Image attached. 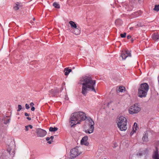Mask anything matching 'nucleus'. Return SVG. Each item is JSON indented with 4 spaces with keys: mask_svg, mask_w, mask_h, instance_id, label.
Masks as SVG:
<instances>
[{
    "mask_svg": "<svg viewBox=\"0 0 159 159\" xmlns=\"http://www.w3.org/2000/svg\"><path fill=\"white\" fill-rule=\"evenodd\" d=\"M79 84L82 85L81 93L86 96L89 91L96 93V89L95 88L96 80H93L91 76H85L80 79Z\"/></svg>",
    "mask_w": 159,
    "mask_h": 159,
    "instance_id": "nucleus-1",
    "label": "nucleus"
},
{
    "mask_svg": "<svg viewBox=\"0 0 159 159\" xmlns=\"http://www.w3.org/2000/svg\"><path fill=\"white\" fill-rule=\"evenodd\" d=\"M87 118L85 114L83 112L79 111L72 113L70 118L71 127L80 124L81 121L84 120Z\"/></svg>",
    "mask_w": 159,
    "mask_h": 159,
    "instance_id": "nucleus-2",
    "label": "nucleus"
},
{
    "mask_svg": "<svg viewBox=\"0 0 159 159\" xmlns=\"http://www.w3.org/2000/svg\"><path fill=\"white\" fill-rule=\"evenodd\" d=\"M148 85L146 83L141 84L138 89V96L140 98H145L146 96L148 90Z\"/></svg>",
    "mask_w": 159,
    "mask_h": 159,
    "instance_id": "nucleus-3",
    "label": "nucleus"
},
{
    "mask_svg": "<svg viewBox=\"0 0 159 159\" xmlns=\"http://www.w3.org/2000/svg\"><path fill=\"white\" fill-rule=\"evenodd\" d=\"M117 126L121 131H125L127 129V119L123 116H120L118 120Z\"/></svg>",
    "mask_w": 159,
    "mask_h": 159,
    "instance_id": "nucleus-4",
    "label": "nucleus"
},
{
    "mask_svg": "<svg viewBox=\"0 0 159 159\" xmlns=\"http://www.w3.org/2000/svg\"><path fill=\"white\" fill-rule=\"evenodd\" d=\"M70 152V155L69 158L70 159H73L75 158L80 154L81 153V152L79 151L77 147H76L71 149Z\"/></svg>",
    "mask_w": 159,
    "mask_h": 159,
    "instance_id": "nucleus-5",
    "label": "nucleus"
},
{
    "mask_svg": "<svg viewBox=\"0 0 159 159\" xmlns=\"http://www.w3.org/2000/svg\"><path fill=\"white\" fill-rule=\"evenodd\" d=\"M141 110V108L138 106V104H134L130 108V114H133L137 113Z\"/></svg>",
    "mask_w": 159,
    "mask_h": 159,
    "instance_id": "nucleus-6",
    "label": "nucleus"
},
{
    "mask_svg": "<svg viewBox=\"0 0 159 159\" xmlns=\"http://www.w3.org/2000/svg\"><path fill=\"white\" fill-rule=\"evenodd\" d=\"M36 132L38 136L41 137H44L47 134L45 130L39 128L36 129Z\"/></svg>",
    "mask_w": 159,
    "mask_h": 159,
    "instance_id": "nucleus-7",
    "label": "nucleus"
},
{
    "mask_svg": "<svg viewBox=\"0 0 159 159\" xmlns=\"http://www.w3.org/2000/svg\"><path fill=\"white\" fill-rule=\"evenodd\" d=\"M87 118L86 119L89 121V126L90 130L92 131V132H93L94 129V122L90 117H88L87 116Z\"/></svg>",
    "mask_w": 159,
    "mask_h": 159,
    "instance_id": "nucleus-8",
    "label": "nucleus"
},
{
    "mask_svg": "<svg viewBox=\"0 0 159 159\" xmlns=\"http://www.w3.org/2000/svg\"><path fill=\"white\" fill-rule=\"evenodd\" d=\"M129 56V51L128 50L122 51L121 57L123 60H125L127 57Z\"/></svg>",
    "mask_w": 159,
    "mask_h": 159,
    "instance_id": "nucleus-9",
    "label": "nucleus"
},
{
    "mask_svg": "<svg viewBox=\"0 0 159 159\" xmlns=\"http://www.w3.org/2000/svg\"><path fill=\"white\" fill-rule=\"evenodd\" d=\"M88 139V137L87 136H85L80 141V143L82 145H84L85 146H88L89 143L87 141Z\"/></svg>",
    "mask_w": 159,
    "mask_h": 159,
    "instance_id": "nucleus-10",
    "label": "nucleus"
},
{
    "mask_svg": "<svg viewBox=\"0 0 159 159\" xmlns=\"http://www.w3.org/2000/svg\"><path fill=\"white\" fill-rule=\"evenodd\" d=\"M73 29L74 30V31H73V33L76 35H78L80 34V28L79 26H78V27Z\"/></svg>",
    "mask_w": 159,
    "mask_h": 159,
    "instance_id": "nucleus-11",
    "label": "nucleus"
},
{
    "mask_svg": "<svg viewBox=\"0 0 159 159\" xmlns=\"http://www.w3.org/2000/svg\"><path fill=\"white\" fill-rule=\"evenodd\" d=\"M137 125V124L136 122H135L134 123V124L132 127V131L130 133V134L131 135H132L137 130V129L138 128Z\"/></svg>",
    "mask_w": 159,
    "mask_h": 159,
    "instance_id": "nucleus-12",
    "label": "nucleus"
},
{
    "mask_svg": "<svg viewBox=\"0 0 159 159\" xmlns=\"http://www.w3.org/2000/svg\"><path fill=\"white\" fill-rule=\"evenodd\" d=\"M21 7V5L20 4L19 2H16L15 3V5H14L13 8L15 10H18L19 8Z\"/></svg>",
    "mask_w": 159,
    "mask_h": 159,
    "instance_id": "nucleus-13",
    "label": "nucleus"
},
{
    "mask_svg": "<svg viewBox=\"0 0 159 159\" xmlns=\"http://www.w3.org/2000/svg\"><path fill=\"white\" fill-rule=\"evenodd\" d=\"M122 144L125 147L128 148L129 146V141L127 139L124 140Z\"/></svg>",
    "mask_w": 159,
    "mask_h": 159,
    "instance_id": "nucleus-14",
    "label": "nucleus"
},
{
    "mask_svg": "<svg viewBox=\"0 0 159 159\" xmlns=\"http://www.w3.org/2000/svg\"><path fill=\"white\" fill-rule=\"evenodd\" d=\"M142 140L144 142H147L148 141V134L146 133H145L142 137Z\"/></svg>",
    "mask_w": 159,
    "mask_h": 159,
    "instance_id": "nucleus-15",
    "label": "nucleus"
},
{
    "mask_svg": "<svg viewBox=\"0 0 159 159\" xmlns=\"http://www.w3.org/2000/svg\"><path fill=\"white\" fill-rule=\"evenodd\" d=\"M152 37L154 40H158L159 39V34L157 33H154L152 34Z\"/></svg>",
    "mask_w": 159,
    "mask_h": 159,
    "instance_id": "nucleus-16",
    "label": "nucleus"
},
{
    "mask_svg": "<svg viewBox=\"0 0 159 159\" xmlns=\"http://www.w3.org/2000/svg\"><path fill=\"white\" fill-rule=\"evenodd\" d=\"M69 23L70 25L71 28L73 29L76 28V27H78V26H77L76 25V24L73 21H70L69 22Z\"/></svg>",
    "mask_w": 159,
    "mask_h": 159,
    "instance_id": "nucleus-17",
    "label": "nucleus"
},
{
    "mask_svg": "<svg viewBox=\"0 0 159 159\" xmlns=\"http://www.w3.org/2000/svg\"><path fill=\"white\" fill-rule=\"evenodd\" d=\"M65 75H68L69 73L72 71V69H69V68H66L64 69Z\"/></svg>",
    "mask_w": 159,
    "mask_h": 159,
    "instance_id": "nucleus-18",
    "label": "nucleus"
},
{
    "mask_svg": "<svg viewBox=\"0 0 159 159\" xmlns=\"http://www.w3.org/2000/svg\"><path fill=\"white\" fill-rule=\"evenodd\" d=\"M153 158L154 159H159V155L157 150L154 152V154L153 156Z\"/></svg>",
    "mask_w": 159,
    "mask_h": 159,
    "instance_id": "nucleus-19",
    "label": "nucleus"
},
{
    "mask_svg": "<svg viewBox=\"0 0 159 159\" xmlns=\"http://www.w3.org/2000/svg\"><path fill=\"white\" fill-rule=\"evenodd\" d=\"M58 89L57 88L54 89H52L50 91V93L52 94H54V95L57 93H58Z\"/></svg>",
    "mask_w": 159,
    "mask_h": 159,
    "instance_id": "nucleus-20",
    "label": "nucleus"
},
{
    "mask_svg": "<svg viewBox=\"0 0 159 159\" xmlns=\"http://www.w3.org/2000/svg\"><path fill=\"white\" fill-rule=\"evenodd\" d=\"M115 23L116 25L120 26L122 24V21L120 19H117L115 21Z\"/></svg>",
    "mask_w": 159,
    "mask_h": 159,
    "instance_id": "nucleus-21",
    "label": "nucleus"
},
{
    "mask_svg": "<svg viewBox=\"0 0 159 159\" xmlns=\"http://www.w3.org/2000/svg\"><path fill=\"white\" fill-rule=\"evenodd\" d=\"M125 88L123 87L120 86L116 90L117 93L124 92L125 91Z\"/></svg>",
    "mask_w": 159,
    "mask_h": 159,
    "instance_id": "nucleus-22",
    "label": "nucleus"
},
{
    "mask_svg": "<svg viewBox=\"0 0 159 159\" xmlns=\"http://www.w3.org/2000/svg\"><path fill=\"white\" fill-rule=\"evenodd\" d=\"M58 129L57 127H50L49 128V131L50 132H55Z\"/></svg>",
    "mask_w": 159,
    "mask_h": 159,
    "instance_id": "nucleus-23",
    "label": "nucleus"
},
{
    "mask_svg": "<svg viewBox=\"0 0 159 159\" xmlns=\"http://www.w3.org/2000/svg\"><path fill=\"white\" fill-rule=\"evenodd\" d=\"M53 6L56 8L59 9L60 8V6L59 4L56 2H54L53 4Z\"/></svg>",
    "mask_w": 159,
    "mask_h": 159,
    "instance_id": "nucleus-24",
    "label": "nucleus"
},
{
    "mask_svg": "<svg viewBox=\"0 0 159 159\" xmlns=\"http://www.w3.org/2000/svg\"><path fill=\"white\" fill-rule=\"evenodd\" d=\"M10 119H7L6 118H4V121L3 122V123L6 125L7 124L9 123L10 122Z\"/></svg>",
    "mask_w": 159,
    "mask_h": 159,
    "instance_id": "nucleus-25",
    "label": "nucleus"
},
{
    "mask_svg": "<svg viewBox=\"0 0 159 159\" xmlns=\"http://www.w3.org/2000/svg\"><path fill=\"white\" fill-rule=\"evenodd\" d=\"M153 10L157 11H159V5H155Z\"/></svg>",
    "mask_w": 159,
    "mask_h": 159,
    "instance_id": "nucleus-26",
    "label": "nucleus"
},
{
    "mask_svg": "<svg viewBox=\"0 0 159 159\" xmlns=\"http://www.w3.org/2000/svg\"><path fill=\"white\" fill-rule=\"evenodd\" d=\"M137 2L140 3L142 2V0H133L131 1V3H135Z\"/></svg>",
    "mask_w": 159,
    "mask_h": 159,
    "instance_id": "nucleus-27",
    "label": "nucleus"
},
{
    "mask_svg": "<svg viewBox=\"0 0 159 159\" xmlns=\"http://www.w3.org/2000/svg\"><path fill=\"white\" fill-rule=\"evenodd\" d=\"M126 33L125 32L123 34H120V36L121 38H124L126 37Z\"/></svg>",
    "mask_w": 159,
    "mask_h": 159,
    "instance_id": "nucleus-28",
    "label": "nucleus"
},
{
    "mask_svg": "<svg viewBox=\"0 0 159 159\" xmlns=\"http://www.w3.org/2000/svg\"><path fill=\"white\" fill-rule=\"evenodd\" d=\"M85 132L86 133H88L89 134H90L93 132H92V131L90 130V128L89 129L86 130Z\"/></svg>",
    "mask_w": 159,
    "mask_h": 159,
    "instance_id": "nucleus-29",
    "label": "nucleus"
},
{
    "mask_svg": "<svg viewBox=\"0 0 159 159\" xmlns=\"http://www.w3.org/2000/svg\"><path fill=\"white\" fill-rule=\"evenodd\" d=\"M22 109V106L20 105H18V109L17 110V111H20L21 109Z\"/></svg>",
    "mask_w": 159,
    "mask_h": 159,
    "instance_id": "nucleus-30",
    "label": "nucleus"
},
{
    "mask_svg": "<svg viewBox=\"0 0 159 159\" xmlns=\"http://www.w3.org/2000/svg\"><path fill=\"white\" fill-rule=\"evenodd\" d=\"M25 108L27 109H28L30 108V107L29 105L27 104H25Z\"/></svg>",
    "mask_w": 159,
    "mask_h": 159,
    "instance_id": "nucleus-31",
    "label": "nucleus"
},
{
    "mask_svg": "<svg viewBox=\"0 0 159 159\" xmlns=\"http://www.w3.org/2000/svg\"><path fill=\"white\" fill-rule=\"evenodd\" d=\"M25 130L26 131H28L29 130V128L28 127V125L25 126Z\"/></svg>",
    "mask_w": 159,
    "mask_h": 159,
    "instance_id": "nucleus-32",
    "label": "nucleus"
},
{
    "mask_svg": "<svg viewBox=\"0 0 159 159\" xmlns=\"http://www.w3.org/2000/svg\"><path fill=\"white\" fill-rule=\"evenodd\" d=\"M143 154V153H142L139 152L137 154V156L139 155V156H142Z\"/></svg>",
    "mask_w": 159,
    "mask_h": 159,
    "instance_id": "nucleus-33",
    "label": "nucleus"
},
{
    "mask_svg": "<svg viewBox=\"0 0 159 159\" xmlns=\"http://www.w3.org/2000/svg\"><path fill=\"white\" fill-rule=\"evenodd\" d=\"M31 109L32 111H34L35 108L34 107H32Z\"/></svg>",
    "mask_w": 159,
    "mask_h": 159,
    "instance_id": "nucleus-34",
    "label": "nucleus"
},
{
    "mask_svg": "<svg viewBox=\"0 0 159 159\" xmlns=\"http://www.w3.org/2000/svg\"><path fill=\"white\" fill-rule=\"evenodd\" d=\"M28 127L29 128H30L31 129L33 128V126L30 125H28Z\"/></svg>",
    "mask_w": 159,
    "mask_h": 159,
    "instance_id": "nucleus-35",
    "label": "nucleus"
},
{
    "mask_svg": "<svg viewBox=\"0 0 159 159\" xmlns=\"http://www.w3.org/2000/svg\"><path fill=\"white\" fill-rule=\"evenodd\" d=\"M25 116H30V114L27 113L26 112H25Z\"/></svg>",
    "mask_w": 159,
    "mask_h": 159,
    "instance_id": "nucleus-36",
    "label": "nucleus"
},
{
    "mask_svg": "<svg viewBox=\"0 0 159 159\" xmlns=\"http://www.w3.org/2000/svg\"><path fill=\"white\" fill-rule=\"evenodd\" d=\"M30 105L31 107H33V106L34 105V104L32 102H31L30 103Z\"/></svg>",
    "mask_w": 159,
    "mask_h": 159,
    "instance_id": "nucleus-37",
    "label": "nucleus"
},
{
    "mask_svg": "<svg viewBox=\"0 0 159 159\" xmlns=\"http://www.w3.org/2000/svg\"><path fill=\"white\" fill-rule=\"evenodd\" d=\"M50 139V138L48 137H47L46 138V141H48Z\"/></svg>",
    "mask_w": 159,
    "mask_h": 159,
    "instance_id": "nucleus-38",
    "label": "nucleus"
},
{
    "mask_svg": "<svg viewBox=\"0 0 159 159\" xmlns=\"http://www.w3.org/2000/svg\"><path fill=\"white\" fill-rule=\"evenodd\" d=\"M49 138H50V139L52 140L53 139L54 137L53 136H51V137H50Z\"/></svg>",
    "mask_w": 159,
    "mask_h": 159,
    "instance_id": "nucleus-39",
    "label": "nucleus"
},
{
    "mask_svg": "<svg viewBox=\"0 0 159 159\" xmlns=\"http://www.w3.org/2000/svg\"><path fill=\"white\" fill-rule=\"evenodd\" d=\"M52 141H53L52 140L50 141H48V143L49 144H51L52 143Z\"/></svg>",
    "mask_w": 159,
    "mask_h": 159,
    "instance_id": "nucleus-40",
    "label": "nucleus"
},
{
    "mask_svg": "<svg viewBox=\"0 0 159 159\" xmlns=\"http://www.w3.org/2000/svg\"><path fill=\"white\" fill-rule=\"evenodd\" d=\"M112 102V101H110V102H108L107 104V106H109V105Z\"/></svg>",
    "mask_w": 159,
    "mask_h": 159,
    "instance_id": "nucleus-41",
    "label": "nucleus"
},
{
    "mask_svg": "<svg viewBox=\"0 0 159 159\" xmlns=\"http://www.w3.org/2000/svg\"><path fill=\"white\" fill-rule=\"evenodd\" d=\"M27 119H28V120H31V118L30 117H27Z\"/></svg>",
    "mask_w": 159,
    "mask_h": 159,
    "instance_id": "nucleus-42",
    "label": "nucleus"
},
{
    "mask_svg": "<svg viewBox=\"0 0 159 159\" xmlns=\"http://www.w3.org/2000/svg\"><path fill=\"white\" fill-rule=\"evenodd\" d=\"M134 40L133 39H132L131 40V42L132 43H133L134 42Z\"/></svg>",
    "mask_w": 159,
    "mask_h": 159,
    "instance_id": "nucleus-43",
    "label": "nucleus"
},
{
    "mask_svg": "<svg viewBox=\"0 0 159 159\" xmlns=\"http://www.w3.org/2000/svg\"><path fill=\"white\" fill-rule=\"evenodd\" d=\"M7 151L10 154V150H9V149H7Z\"/></svg>",
    "mask_w": 159,
    "mask_h": 159,
    "instance_id": "nucleus-44",
    "label": "nucleus"
},
{
    "mask_svg": "<svg viewBox=\"0 0 159 159\" xmlns=\"http://www.w3.org/2000/svg\"><path fill=\"white\" fill-rule=\"evenodd\" d=\"M127 37L128 39H129V35H128Z\"/></svg>",
    "mask_w": 159,
    "mask_h": 159,
    "instance_id": "nucleus-45",
    "label": "nucleus"
},
{
    "mask_svg": "<svg viewBox=\"0 0 159 159\" xmlns=\"http://www.w3.org/2000/svg\"><path fill=\"white\" fill-rule=\"evenodd\" d=\"M65 99L66 100H68V97H66V98H65Z\"/></svg>",
    "mask_w": 159,
    "mask_h": 159,
    "instance_id": "nucleus-46",
    "label": "nucleus"
},
{
    "mask_svg": "<svg viewBox=\"0 0 159 159\" xmlns=\"http://www.w3.org/2000/svg\"><path fill=\"white\" fill-rule=\"evenodd\" d=\"M139 12L140 14H141L142 13V11H139Z\"/></svg>",
    "mask_w": 159,
    "mask_h": 159,
    "instance_id": "nucleus-47",
    "label": "nucleus"
},
{
    "mask_svg": "<svg viewBox=\"0 0 159 159\" xmlns=\"http://www.w3.org/2000/svg\"><path fill=\"white\" fill-rule=\"evenodd\" d=\"M75 67H73L72 68V69H75Z\"/></svg>",
    "mask_w": 159,
    "mask_h": 159,
    "instance_id": "nucleus-48",
    "label": "nucleus"
},
{
    "mask_svg": "<svg viewBox=\"0 0 159 159\" xmlns=\"http://www.w3.org/2000/svg\"><path fill=\"white\" fill-rule=\"evenodd\" d=\"M33 20H35V18H33Z\"/></svg>",
    "mask_w": 159,
    "mask_h": 159,
    "instance_id": "nucleus-49",
    "label": "nucleus"
},
{
    "mask_svg": "<svg viewBox=\"0 0 159 159\" xmlns=\"http://www.w3.org/2000/svg\"><path fill=\"white\" fill-rule=\"evenodd\" d=\"M128 111L129 112V108L128 109Z\"/></svg>",
    "mask_w": 159,
    "mask_h": 159,
    "instance_id": "nucleus-50",
    "label": "nucleus"
},
{
    "mask_svg": "<svg viewBox=\"0 0 159 159\" xmlns=\"http://www.w3.org/2000/svg\"><path fill=\"white\" fill-rule=\"evenodd\" d=\"M132 28V27H130V30H131Z\"/></svg>",
    "mask_w": 159,
    "mask_h": 159,
    "instance_id": "nucleus-51",
    "label": "nucleus"
},
{
    "mask_svg": "<svg viewBox=\"0 0 159 159\" xmlns=\"http://www.w3.org/2000/svg\"><path fill=\"white\" fill-rule=\"evenodd\" d=\"M116 147V145H114V148H115V147Z\"/></svg>",
    "mask_w": 159,
    "mask_h": 159,
    "instance_id": "nucleus-52",
    "label": "nucleus"
},
{
    "mask_svg": "<svg viewBox=\"0 0 159 159\" xmlns=\"http://www.w3.org/2000/svg\"><path fill=\"white\" fill-rule=\"evenodd\" d=\"M129 56H130V57L131 56V54H130V55H129Z\"/></svg>",
    "mask_w": 159,
    "mask_h": 159,
    "instance_id": "nucleus-53",
    "label": "nucleus"
},
{
    "mask_svg": "<svg viewBox=\"0 0 159 159\" xmlns=\"http://www.w3.org/2000/svg\"><path fill=\"white\" fill-rule=\"evenodd\" d=\"M129 38H131V36H130Z\"/></svg>",
    "mask_w": 159,
    "mask_h": 159,
    "instance_id": "nucleus-54",
    "label": "nucleus"
}]
</instances>
